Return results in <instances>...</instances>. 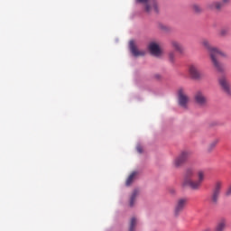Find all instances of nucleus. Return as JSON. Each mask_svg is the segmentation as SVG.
I'll return each mask as SVG.
<instances>
[{"mask_svg": "<svg viewBox=\"0 0 231 231\" xmlns=\"http://www.w3.org/2000/svg\"><path fill=\"white\" fill-rule=\"evenodd\" d=\"M196 176V179L194 177ZM205 171L199 170L197 171L192 168H188L184 172V187H189L191 190H199L201 189V185H203V181H205Z\"/></svg>", "mask_w": 231, "mask_h": 231, "instance_id": "f257e3e1", "label": "nucleus"}, {"mask_svg": "<svg viewBox=\"0 0 231 231\" xmlns=\"http://www.w3.org/2000/svg\"><path fill=\"white\" fill-rule=\"evenodd\" d=\"M201 44L202 46H204V48H206V50H208L214 68L217 71H220V72L225 71V67H223V64L219 62L218 59L220 57H226V53L217 49V47H212V45H210V42H208V40L207 39L201 40Z\"/></svg>", "mask_w": 231, "mask_h": 231, "instance_id": "f03ea898", "label": "nucleus"}, {"mask_svg": "<svg viewBox=\"0 0 231 231\" xmlns=\"http://www.w3.org/2000/svg\"><path fill=\"white\" fill-rule=\"evenodd\" d=\"M139 5H143L145 14H158L160 7L158 6L157 0H135Z\"/></svg>", "mask_w": 231, "mask_h": 231, "instance_id": "7ed1b4c3", "label": "nucleus"}, {"mask_svg": "<svg viewBox=\"0 0 231 231\" xmlns=\"http://www.w3.org/2000/svg\"><path fill=\"white\" fill-rule=\"evenodd\" d=\"M178 104L182 109H189V104L190 102V97L187 95V90L180 88L177 91Z\"/></svg>", "mask_w": 231, "mask_h": 231, "instance_id": "20e7f679", "label": "nucleus"}, {"mask_svg": "<svg viewBox=\"0 0 231 231\" xmlns=\"http://www.w3.org/2000/svg\"><path fill=\"white\" fill-rule=\"evenodd\" d=\"M221 189H223V182L218 180L215 183L212 189L210 196L211 205H217V201H219V196L221 194Z\"/></svg>", "mask_w": 231, "mask_h": 231, "instance_id": "39448f33", "label": "nucleus"}, {"mask_svg": "<svg viewBox=\"0 0 231 231\" xmlns=\"http://www.w3.org/2000/svg\"><path fill=\"white\" fill-rule=\"evenodd\" d=\"M190 158V152L184 151L173 160L172 165L175 169H180Z\"/></svg>", "mask_w": 231, "mask_h": 231, "instance_id": "423d86ee", "label": "nucleus"}, {"mask_svg": "<svg viewBox=\"0 0 231 231\" xmlns=\"http://www.w3.org/2000/svg\"><path fill=\"white\" fill-rule=\"evenodd\" d=\"M187 205H189V199L187 198H180L177 199L174 207V214L175 216H180L181 212L187 208Z\"/></svg>", "mask_w": 231, "mask_h": 231, "instance_id": "0eeeda50", "label": "nucleus"}, {"mask_svg": "<svg viewBox=\"0 0 231 231\" xmlns=\"http://www.w3.org/2000/svg\"><path fill=\"white\" fill-rule=\"evenodd\" d=\"M218 84L224 93H226V95H231L230 81H228V78H226V76H220L218 78Z\"/></svg>", "mask_w": 231, "mask_h": 231, "instance_id": "6e6552de", "label": "nucleus"}, {"mask_svg": "<svg viewBox=\"0 0 231 231\" xmlns=\"http://www.w3.org/2000/svg\"><path fill=\"white\" fill-rule=\"evenodd\" d=\"M148 50L153 57H162V54L163 53L160 47V43L156 42H151L148 45Z\"/></svg>", "mask_w": 231, "mask_h": 231, "instance_id": "1a4fd4ad", "label": "nucleus"}, {"mask_svg": "<svg viewBox=\"0 0 231 231\" xmlns=\"http://www.w3.org/2000/svg\"><path fill=\"white\" fill-rule=\"evenodd\" d=\"M189 73L191 79L195 80H199L201 79V73L199 72V67L196 64H191L189 67Z\"/></svg>", "mask_w": 231, "mask_h": 231, "instance_id": "9d476101", "label": "nucleus"}, {"mask_svg": "<svg viewBox=\"0 0 231 231\" xmlns=\"http://www.w3.org/2000/svg\"><path fill=\"white\" fill-rule=\"evenodd\" d=\"M130 46V51L134 57H143L145 55V51H139L136 45L134 44V41H131L129 43Z\"/></svg>", "mask_w": 231, "mask_h": 231, "instance_id": "9b49d317", "label": "nucleus"}, {"mask_svg": "<svg viewBox=\"0 0 231 231\" xmlns=\"http://www.w3.org/2000/svg\"><path fill=\"white\" fill-rule=\"evenodd\" d=\"M195 102L199 104V106H205L207 104V97L201 91H198L194 96Z\"/></svg>", "mask_w": 231, "mask_h": 231, "instance_id": "f8f14e48", "label": "nucleus"}, {"mask_svg": "<svg viewBox=\"0 0 231 231\" xmlns=\"http://www.w3.org/2000/svg\"><path fill=\"white\" fill-rule=\"evenodd\" d=\"M140 194V191L138 189H134L130 197V207H134V203L136 201V198H138V195Z\"/></svg>", "mask_w": 231, "mask_h": 231, "instance_id": "ddd939ff", "label": "nucleus"}, {"mask_svg": "<svg viewBox=\"0 0 231 231\" xmlns=\"http://www.w3.org/2000/svg\"><path fill=\"white\" fill-rule=\"evenodd\" d=\"M208 8L210 10L216 8V10H221V8H225V5L222 4V2H214L208 5Z\"/></svg>", "mask_w": 231, "mask_h": 231, "instance_id": "4468645a", "label": "nucleus"}, {"mask_svg": "<svg viewBox=\"0 0 231 231\" xmlns=\"http://www.w3.org/2000/svg\"><path fill=\"white\" fill-rule=\"evenodd\" d=\"M225 228H226V220L221 219L215 229V231H225Z\"/></svg>", "mask_w": 231, "mask_h": 231, "instance_id": "2eb2a0df", "label": "nucleus"}, {"mask_svg": "<svg viewBox=\"0 0 231 231\" xmlns=\"http://www.w3.org/2000/svg\"><path fill=\"white\" fill-rule=\"evenodd\" d=\"M217 143H219V140L217 139H215L211 143H209L207 148L208 152H212V151H214L217 146Z\"/></svg>", "mask_w": 231, "mask_h": 231, "instance_id": "dca6fc26", "label": "nucleus"}, {"mask_svg": "<svg viewBox=\"0 0 231 231\" xmlns=\"http://www.w3.org/2000/svg\"><path fill=\"white\" fill-rule=\"evenodd\" d=\"M138 176V171H133L126 180V187H129L134 179Z\"/></svg>", "mask_w": 231, "mask_h": 231, "instance_id": "f3484780", "label": "nucleus"}, {"mask_svg": "<svg viewBox=\"0 0 231 231\" xmlns=\"http://www.w3.org/2000/svg\"><path fill=\"white\" fill-rule=\"evenodd\" d=\"M171 46H172L173 49L176 50V51H183V47L177 41H172L171 42Z\"/></svg>", "mask_w": 231, "mask_h": 231, "instance_id": "a211bd4d", "label": "nucleus"}, {"mask_svg": "<svg viewBox=\"0 0 231 231\" xmlns=\"http://www.w3.org/2000/svg\"><path fill=\"white\" fill-rule=\"evenodd\" d=\"M136 217H132L130 221L129 231H134V228H136Z\"/></svg>", "mask_w": 231, "mask_h": 231, "instance_id": "6ab92c4d", "label": "nucleus"}, {"mask_svg": "<svg viewBox=\"0 0 231 231\" xmlns=\"http://www.w3.org/2000/svg\"><path fill=\"white\" fill-rule=\"evenodd\" d=\"M157 27L158 30H161L162 32H169V27L163 23H158Z\"/></svg>", "mask_w": 231, "mask_h": 231, "instance_id": "aec40b11", "label": "nucleus"}, {"mask_svg": "<svg viewBox=\"0 0 231 231\" xmlns=\"http://www.w3.org/2000/svg\"><path fill=\"white\" fill-rule=\"evenodd\" d=\"M192 9H193V12H195V14H201V12H203V9L201 8V6L198 5H193Z\"/></svg>", "mask_w": 231, "mask_h": 231, "instance_id": "412c9836", "label": "nucleus"}, {"mask_svg": "<svg viewBox=\"0 0 231 231\" xmlns=\"http://www.w3.org/2000/svg\"><path fill=\"white\" fill-rule=\"evenodd\" d=\"M230 32V28L228 27H224L220 30V35L225 37V35H228V32Z\"/></svg>", "mask_w": 231, "mask_h": 231, "instance_id": "4be33fe9", "label": "nucleus"}, {"mask_svg": "<svg viewBox=\"0 0 231 231\" xmlns=\"http://www.w3.org/2000/svg\"><path fill=\"white\" fill-rule=\"evenodd\" d=\"M169 60L170 61L174 62V52H171L169 54Z\"/></svg>", "mask_w": 231, "mask_h": 231, "instance_id": "5701e85b", "label": "nucleus"}, {"mask_svg": "<svg viewBox=\"0 0 231 231\" xmlns=\"http://www.w3.org/2000/svg\"><path fill=\"white\" fill-rule=\"evenodd\" d=\"M220 2H222V5H224V6H226L229 3H231V0H220Z\"/></svg>", "mask_w": 231, "mask_h": 231, "instance_id": "b1692460", "label": "nucleus"}, {"mask_svg": "<svg viewBox=\"0 0 231 231\" xmlns=\"http://www.w3.org/2000/svg\"><path fill=\"white\" fill-rule=\"evenodd\" d=\"M153 79L156 80H162V76L160 74H154Z\"/></svg>", "mask_w": 231, "mask_h": 231, "instance_id": "393cba45", "label": "nucleus"}, {"mask_svg": "<svg viewBox=\"0 0 231 231\" xmlns=\"http://www.w3.org/2000/svg\"><path fill=\"white\" fill-rule=\"evenodd\" d=\"M136 149H137V152H139L140 154H142V152H143L142 146H137Z\"/></svg>", "mask_w": 231, "mask_h": 231, "instance_id": "a878e982", "label": "nucleus"}, {"mask_svg": "<svg viewBox=\"0 0 231 231\" xmlns=\"http://www.w3.org/2000/svg\"><path fill=\"white\" fill-rule=\"evenodd\" d=\"M226 196H231V186L227 189Z\"/></svg>", "mask_w": 231, "mask_h": 231, "instance_id": "bb28decb", "label": "nucleus"}]
</instances>
